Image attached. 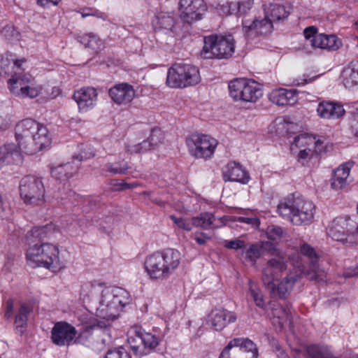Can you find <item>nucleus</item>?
Masks as SVG:
<instances>
[{"instance_id":"nucleus-13","label":"nucleus","mask_w":358,"mask_h":358,"mask_svg":"<svg viewBox=\"0 0 358 358\" xmlns=\"http://www.w3.org/2000/svg\"><path fill=\"white\" fill-rule=\"evenodd\" d=\"M270 255L272 258L285 257V255L269 241L250 244L242 251L241 257L248 262L255 264L262 256Z\"/></svg>"},{"instance_id":"nucleus-8","label":"nucleus","mask_w":358,"mask_h":358,"mask_svg":"<svg viewBox=\"0 0 358 358\" xmlns=\"http://www.w3.org/2000/svg\"><path fill=\"white\" fill-rule=\"evenodd\" d=\"M328 234L336 241L358 244V224L349 216L336 217L329 227Z\"/></svg>"},{"instance_id":"nucleus-17","label":"nucleus","mask_w":358,"mask_h":358,"mask_svg":"<svg viewBox=\"0 0 358 358\" xmlns=\"http://www.w3.org/2000/svg\"><path fill=\"white\" fill-rule=\"evenodd\" d=\"M301 253L308 257L310 260V269L304 271L299 267L297 270H301L303 275L308 277L310 280L320 282L324 281V275L322 271L319 268L318 259L319 255L316 253L315 249L308 243H303L300 248Z\"/></svg>"},{"instance_id":"nucleus-64","label":"nucleus","mask_w":358,"mask_h":358,"mask_svg":"<svg viewBox=\"0 0 358 358\" xmlns=\"http://www.w3.org/2000/svg\"><path fill=\"white\" fill-rule=\"evenodd\" d=\"M61 0H37L38 5L41 6H56Z\"/></svg>"},{"instance_id":"nucleus-34","label":"nucleus","mask_w":358,"mask_h":358,"mask_svg":"<svg viewBox=\"0 0 358 358\" xmlns=\"http://www.w3.org/2000/svg\"><path fill=\"white\" fill-rule=\"evenodd\" d=\"M264 13L266 17L270 18L272 23L275 21H280L287 18L289 12L285 9L282 5L276 3H269L264 8Z\"/></svg>"},{"instance_id":"nucleus-12","label":"nucleus","mask_w":358,"mask_h":358,"mask_svg":"<svg viewBox=\"0 0 358 358\" xmlns=\"http://www.w3.org/2000/svg\"><path fill=\"white\" fill-rule=\"evenodd\" d=\"M109 331L110 329L106 326H102L100 322L85 325L83 329L75 336L73 344L89 345L94 335L99 338L97 339V342H101L106 345L111 341Z\"/></svg>"},{"instance_id":"nucleus-49","label":"nucleus","mask_w":358,"mask_h":358,"mask_svg":"<svg viewBox=\"0 0 358 358\" xmlns=\"http://www.w3.org/2000/svg\"><path fill=\"white\" fill-rule=\"evenodd\" d=\"M105 358H131L129 353L122 347L110 350Z\"/></svg>"},{"instance_id":"nucleus-55","label":"nucleus","mask_w":358,"mask_h":358,"mask_svg":"<svg viewBox=\"0 0 358 358\" xmlns=\"http://www.w3.org/2000/svg\"><path fill=\"white\" fill-rule=\"evenodd\" d=\"M27 239L29 244L34 243L36 241H41L40 232L36 227H34L27 234Z\"/></svg>"},{"instance_id":"nucleus-54","label":"nucleus","mask_w":358,"mask_h":358,"mask_svg":"<svg viewBox=\"0 0 358 358\" xmlns=\"http://www.w3.org/2000/svg\"><path fill=\"white\" fill-rule=\"evenodd\" d=\"M303 35L307 42L312 46V39L319 34L317 33V29L315 27H306L303 31Z\"/></svg>"},{"instance_id":"nucleus-25","label":"nucleus","mask_w":358,"mask_h":358,"mask_svg":"<svg viewBox=\"0 0 358 358\" xmlns=\"http://www.w3.org/2000/svg\"><path fill=\"white\" fill-rule=\"evenodd\" d=\"M22 160L18 147L11 143L0 147V168L11 164L19 163Z\"/></svg>"},{"instance_id":"nucleus-31","label":"nucleus","mask_w":358,"mask_h":358,"mask_svg":"<svg viewBox=\"0 0 358 358\" xmlns=\"http://www.w3.org/2000/svg\"><path fill=\"white\" fill-rule=\"evenodd\" d=\"M32 312V307L25 303H21L15 317V330L17 334L22 335L27 330V320Z\"/></svg>"},{"instance_id":"nucleus-61","label":"nucleus","mask_w":358,"mask_h":358,"mask_svg":"<svg viewBox=\"0 0 358 358\" xmlns=\"http://www.w3.org/2000/svg\"><path fill=\"white\" fill-rule=\"evenodd\" d=\"M9 63L8 58H2L0 60V69L1 70L0 71V74L5 73L6 74L9 70V68L8 66Z\"/></svg>"},{"instance_id":"nucleus-57","label":"nucleus","mask_w":358,"mask_h":358,"mask_svg":"<svg viewBox=\"0 0 358 358\" xmlns=\"http://www.w3.org/2000/svg\"><path fill=\"white\" fill-rule=\"evenodd\" d=\"M10 124V118L7 115L0 113V130H6Z\"/></svg>"},{"instance_id":"nucleus-24","label":"nucleus","mask_w":358,"mask_h":358,"mask_svg":"<svg viewBox=\"0 0 358 358\" xmlns=\"http://www.w3.org/2000/svg\"><path fill=\"white\" fill-rule=\"evenodd\" d=\"M351 166L350 164H344L333 172V176L331 179V186L335 190H339L345 188L352 182L350 177Z\"/></svg>"},{"instance_id":"nucleus-1","label":"nucleus","mask_w":358,"mask_h":358,"mask_svg":"<svg viewBox=\"0 0 358 358\" xmlns=\"http://www.w3.org/2000/svg\"><path fill=\"white\" fill-rule=\"evenodd\" d=\"M287 268V257L271 258L262 268V280L271 294L286 299L291 294L295 283L301 278V270L291 271L280 282L275 283L281 273Z\"/></svg>"},{"instance_id":"nucleus-63","label":"nucleus","mask_w":358,"mask_h":358,"mask_svg":"<svg viewBox=\"0 0 358 358\" xmlns=\"http://www.w3.org/2000/svg\"><path fill=\"white\" fill-rule=\"evenodd\" d=\"M13 310V301L11 299H9L6 302V310L5 313V317L6 318H10L12 315Z\"/></svg>"},{"instance_id":"nucleus-7","label":"nucleus","mask_w":358,"mask_h":358,"mask_svg":"<svg viewBox=\"0 0 358 358\" xmlns=\"http://www.w3.org/2000/svg\"><path fill=\"white\" fill-rule=\"evenodd\" d=\"M199 81V69L191 64L176 63L168 70L166 84L171 87H186Z\"/></svg>"},{"instance_id":"nucleus-50","label":"nucleus","mask_w":358,"mask_h":358,"mask_svg":"<svg viewBox=\"0 0 358 358\" xmlns=\"http://www.w3.org/2000/svg\"><path fill=\"white\" fill-rule=\"evenodd\" d=\"M224 246L227 249L231 250H244L245 249V246L247 244L245 241L241 240L239 238H236L230 241H225Z\"/></svg>"},{"instance_id":"nucleus-46","label":"nucleus","mask_w":358,"mask_h":358,"mask_svg":"<svg viewBox=\"0 0 358 358\" xmlns=\"http://www.w3.org/2000/svg\"><path fill=\"white\" fill-rule=\"evenodd\" d=\"M349 113L350 114L349 120L350 127L355 136H358V102L352 104Z\"/></svg>"},{"instance_id":"nucleus-20","label":"nucleus","mask_w":358,"mask_h":358,"mask_svg":"<svg viewBox=\"0 0 358 358\" xmlns=\"http://www.w3.org/2000/svg\"><path fill=\"white\" fill-rule=\"evenodd\" d=\"M208 318L213 329L216 331H220L229 323L234 322L237 317L234 312L226 309L216 308L210 312Z\"/></svg>"},{"instance_id":"nucleus-52","label":"nucleus","mask_w":358,"mask_h":358,"mask_svg":"<svg viewBox=\"0 0 358 358\" xmlns=\"http://www.w3.org/2000/svg\"><path fill=\"white\" fill-rule=\"evenodd\" d=\"M236 4V13H239L240 15L245 14L252 8L253 5V0L238 1Z\"/></svg>"},{"instance_id":"nucleus-59","label":"nucleus","mask_w":358,"mask_h":358,"mask_svg":"<svg viewBox=\"0 0 358 358\" xmlns=\"http://www.w3.org/2000/svg\"><path fill=\"white\" fill-rule=\"evenodd\" d=\"M40 232L41 240L46 238L52 229V225H45L42 227H36Z\"/></svg>"},{"instance_id":"nucleus-62","label":"nucleus","mask_w":358,"mask_h":358,"mask_svg":"<svg viewBox=\"0 0 358 358\" xmlns=\"http://www.w3.org/2000/svg\"><path fill=\"white\" fill-rule=\"evenodd\" d=\"M87 10L89 11H92V16H95L98 18H101L103 20H108V15L104 13H102L98 10H96V9H93L92 8H88Z\"/></svg>"},{"instance_id":"nucleus-28","label":"nucleus","mask_w":358,"mask_h":358,"mask_svg":"<svg viewBox=\"0 0 358 358\" xmlns=\"http://www.w3.org/2000/svg\"><path fill=\"white\" fill-rule=\"evenodd\" d=\"M159 132L158 129L152 130V133L147 140L136 145L127 146L126 152L130 154H141L154 149L159 141V138L157 136Z\"/></svg>"},{"instance_id":"nucleus-2","label":"nucleus","mask_w":358,"mask_h":358,"mask_svg":"<svg viewBox=\"0 0 358 358\" xmlns=\"http://www.w3.org/2000/svg\"><path fill=\"white\" fill-rule=\"evenodd\" d=\"M15 130L19 148L27 155H34L50 144L48 129L33 119L22 120Z\"/></svg>"},{"instance_id":"nucleus-36","label":"nucleus","mask_w":358,"mask_h":358,"mask_svg":"<svg viewBox=\"0 0 358 358\" xmlns=\"http://www.w3.org/2000/svg\"><path fill=\"white\" fill-rule=\"evenodd\" d=\"M246 78H236L229 83V94L234 101H243Z\"/></svg>"},{"instance_id":"nucleus-18","label":"nucleus","mask_w":358,"mask_h":358,"mask_svg":"<svg viewBox=\"0 0 358 358\" xmlns=\"http://www.w3.org/2000/svg\"><path fill=\"white\" fill-rule=\"evenodd\" d=\"M242 25L243 34L248 39H252L259 36H266L271 33L273 27L270 18L266 17V15L264 18H257L252 22L248 20H243Z\"/></svg>"},{"instance_id":"nucleus-56","label":"nucleus","mask_w":358,"mask_h":358,"mask_svg":"<svg viewBox=\"0 0 358 358\" xmlns=\"http://www.w3.org/2000/svg\"><path fill=\"white\" fill-rule=\"evenodd\" d=\"M316 152V150H313L311 148H305L300 150L299 153V159L306 160L312 157Z\"/></svg>"},{"instance_id":"nucleus-51","label":"nucleus","mask_w":358,"mask_h":358,"mask_svg":"<svg viewBox=\"0 0 358 358\" xmlns=\"http://www.w3.org/2000/svg\"><path fill=\"white\" fill-rule=\"evenodd\" d=\"M266 234L268 238L275 241L282 237L283 230L278 226H270L267 228Z\"/></svg>"},{"instance_id":"nucleus-38","label":"nucleus","mask_w":358,"mask_h":358,"mask_svg":"<svg viewBox=\"0 0 358 358\" xmlns=\"http://www.w3.org/2000/svg\"><path fill=\"white\" fill-rule=\"evenodd\" d=\"M102 285L86 282L83 284L80 289V297L84 302L90 301L99 292H101Z\"/></svg>"},{"instance_id":"nucleus-6","label":"nucleus","mask_w":358,"mask_h":358,"mask_svg":"<svg viewBox=\"0 0 358 358\" xmlns=\"http://www.w3.org/2000/svg\"><path fill=\"white\" fill-rule=\"evenodd\" d=\"M58 248L50 243H36L27 251L28 264L32 267L57 268L59 265Z\"/></svg>"},{"instance_id":"nucleus-41","label":"nucleus","mask_w":358,"mask_h":358,"mask_svg":"<svg viewBox=\"0 0 358 358\" xmlns=\"http://www.w3.org/2000/svg\"><path fill=\"white\" fill-rule=\"evenodd\" d=\"M152 22L155 26H158L159 29L172 31L176 22L173 16L171 14L159 13L155 16V19Z\"/></svg>"},{"instance_id":"nucleus-11","label":"nucleus","mask_w":358,"mask_h":358,"mask_svg":"<svg viewBox=\"0 0 358 358\" xmlns=\"http://www.w3.org/2000/svg\"><path fill=\"white\" fill-rule=\"evenodd\" d=\"M190 155L196 158H210L217 145L216 139L204 134H193L186 139Z\"/></svg>"},{"instance_id":"nucleus-35","label":"nucleus","mask_w":358,"mask_h":358,"mask_svg":"<svg viewBox=\"0 0 358 358\" xmlns=\"http://www.w3.org/2000/svg\"><path fill=\"white\" fill-rule=\"evenodd\" d=\"M244 92L243 101L245 102H256L262 96L259 84L253 80L246 79Z\"/></svg>"},{"instance_id":"nucleus-42","label":"nucleus","mask_w":358,"mask_h":358,"mask_svg":"<svg viewBox=\"0 0 358 358\" xmlns=\"http://www.w3.org/2000/svg\"><path fill=\"white\" fill-rule=\"evenodd\" d=\"M294 145L299 148H311L315 150L320 141H316L315 138L308 134L303 133L294 137Z\"/></svg>"},{"instance_id":"nucleus-27","label":"nucleus","mask_w":358,"mask_h":358,"mask_svg":"<svg viewBox=\"0 0 358 358\" xmlns=\"http://www.w3.org/2000/svg\"><path fill=\"white\" fill-rule=\"evenodd\" d=\"M317 115L322 118H339L345 113L342 105L334 103L323 101L318 104L317 108Z\"/></svg>"},{"instance_id":"nucleus-30","label":"nucleus","mask_w":358,"mask_h":358,"mask_svg":"<svg viewBox=\"0 0 358 358\" xmlns=\"http://www.w3.org/2000/svg\"><path fill=\"white\" fill-rule=\"evenodd\" d=\"M271 100L278 106L293 105L297 100L295 90L278 89L271 94Z\"/></svg>"},{"instance_id":"nucleus-39","label":"nucleus","mask_w":358,"mask_h":358,"mask_svg":"<svg viewBox=\"0 0 358 358\" xmlns=\"http://www.w3.org/2000/svg\"><path fill=\"white\" fill-rule=\"evenodd\" d=\"M76 171L70 163L59 165L51 169L52 176L61 181L67 180Z\"/></svg>"},{"instance_id":"nucleus-44","label":"nucleus","mask_w":358,"mask_h":358,"mask_svg":"<svg viewBox=\"0 0 358 358\" xmlns=\"http://www.w3.org/2000/svg\"><path fill=\"white\" fill-rule=\"evenodd\" d=\"M143 351L155 349L159 343V338L151 333L145 332L141 329Z\"/></svg>"},{"instance_id":"nucleus-48","label":"nucleus","mask_w":358,"mask_h":358,"mask_svg":"<svg viewBox=\"0 0 358 358\" xmlns=\"http://www.w3.org/2000/svg\"><path fill=\"white\" fill-rule=\"evenodd\" d=\"M250 295L252 297L255 304L260 308L264 309L265 307L264 301L263 298V294L260 290L258 289L253 288L252 284L250 285Z\"/></svg>"},{"instance_id":"nucleus-16","label":"nucleus","mask_w":358,"mask_h":358,"mask_svg":"<svg viewBox=\"0 0 358 358\" xmlns=\"http://www.w3.org/2000/svg\"><path fill=\"white\" fill-rule=\"evenodd\" d=\"M78 331L75 327L67 322H56L51 329V341L59 347L69 346L73 344Z\"/></svg>"},{"instance_id":"nucleus-40","label":"nucleus","mask_w":358,"mask_h":358,"mask_svg":"<svg viewBox=\"0 0 358 358\" xmlns=\"http://www.w3.org/2000/svg\"><path fill=\"white\" fill-rule=\"evenodd\" d=\"M79 41L86 48H91L96 52L101 50L103 46L101 40L92 33L80 36Z\"/></svg>"},{"instance_id":"nucleus-10","label":"nucleus","mask_w":358,"mask_h":358,"mask_svg":"<svg viewBox=\"0 0 358 358\" xmlns=\"http://www.w3.org/2000/svg\"><path fill=\"white\" fill-rule=\"evenodd\" d=\"M256 344L247 338H235L223 349L219 358H257Z\"/></svg>"},{"instance_id":"nucleus-47","label":"nucleus","mask_w":358,"mask_h":358,"mask_svg":"<svg viewBox=\"0 0 358 358\" xmlns=\"http://www.w3.org/2000/svg\"><path fill=\"white\" fill-rule=\"evenodd\" d=\"M237 4L234 2L226 1L222 4H218L216 7L217 12L222 15H231L236 13Z\"/></svg>"},{"instance_id":"nucleus-26","label":"nucleus","mask_w":358,"mask_h":358,"mask_svg":"<svg viewBox=\"0 0 358 358\" xmlns=\"http://www.w3.org/2000/svg\"><path fill=\"white\" fill-rule=\"evenodd\" d=\"M341 45V41L335 35L319 34L312 39V47L314 48L335 51Z\"/></svg>"},{"instance_id":"nucleus-32","label":"nucleus","mask_w":358,"mask_h":358,"mask_svg":"<svg viewBox=\"0 0 358 358\" xmlns=\"http://www.w3.org/2000/svg\"><path fill=\"white\" fill-rule=\"evenodd\" d=\"M341 78L347 88L358 85V61L350 62L342 71Z\"/></svg>"},{"instance_id":"nucleus-58","label":"nucleus","mask_w":358,"mask_h":358,"mask_svg":"<svg viewBox=\"0 0 358 358\" xmlns=\"http://www.w3.org/2000/svg\"><path fill=\"white\" fill-rule=\"evenodd\" d=\"M345 278H352L358 275V266L346 268L343 273Z\"/></svg>"},{"instance_id":"nucleus-22","label":"nucleus","mask_w":358,"mask_h":358,"mask_svg":"<svg viewBox=\"0 0 358 358\" xmlns=\"http://www.w3.org/2000/svg\"><path fill=\"white\" fill-rule=\"evenodd\" d=\"M223 179L224 181H235L242 184H247L250 180L248 173L243 169L242 166L235 162H231L223 169Z\"/></svg>"},{"instance_id":"nucleus-21","label":"nucleus","mask_w":358,"mask_h":358,"mask_svg":"<svg viewBox=\"0 0 358 358\" xmlns=\"http://www.w3.org/2000/svg\"><path fill=\"white\" fill-rule=\"evenodd\" d=\"M109 95L114 102L118 104L130 103L135 96L134 87L127 83H120L109 90Z\"/></svg>"},{"instance_id":"nucleus-43","label":"nucleus","mask_w":358,"mask_h":358,"mask_svg":"<svg viewBox=\"0 0 358 358\" xmlns=\"http://www.w3.org/2000/svg\"><path fill=\"white\" fill-rule=\"evenodd\" d=\"M29 82L30 83L23 88V90L19 95V97L34 99L39 95L41 91V87L36 84L33 78Z\"/></svg>"},{"instance_id":"nucleus-37","label":"nucleus","mask_w":358,"mask_h":358,"mask_svg":"<svg viewBox=\"0 0 358 358\" xmlns=\"http://www.w3.org/2000/svg\"><path fill=\"white\" fill-rule=\"evenodd\" d=\"M130 348L136 354L143 355L146 353L143 351V339L141 336V329L136 327L131 332L127 338Z\"/></svg>"},{"instance_id":"nucleus-29","label":"nucleus","mask_w":358,"mask_h":358,"mask_svg":"<svg viewBox=\"0 0 358 358\" xmlns=\"http://www.w3.org/2000/svg\"><path fill=\"white\" fill-rule=\"evenodd\" d=\"M162 256L164 267L166 268L168 277L179 266L181 260L180 252L173 248H166L159 251Z\"/></svg>"},{"instance_id":"nucleus-23","label":"nucleus","mask_w":358,"mask_h":358,"mask_svg":"<svg viewBox=\"0 0 358 358\" xmlns=\"http://www.w3.org/2000/svg\"><path fill=\"white\" fill-rule=\"evenodd\" d=\"M73 99L82 110L93 107L97 101V92L93 87H83L74 92Z\"/></svg>"},{"instance_id":"nucleus-4","label":"nucleus","mask_w":358,"mask_h":358,"mask_svg":"<svg viewBox=\"0 0 358 358\" xmlns=\"http://www.w3.org/2000/svg\"><path fill=\"white\" fill-rule=\"evenodd\" d=\"M129 303L130 296L125 289L118 287H105L101 289L96 315L103 319L113 320Z\"/></svg>"},{"instance_id":"nucleus-9","label":"nucleus","mask_w":358,"mask_h":358,"mask_svg":"<svg viewBox=\"0 0 358 358\" xmlns=\"http://www.w3.org/2000/svg\"><path fill=\"white\" fill-rule=\"evenodd\" d=\"M20 193L26 204L37 206L44 201L45 187L41 178L28 176L21 180Z\"/></svg>"},{"instance_id":"nucleus-53","label":"nucleus","mask_w":358,"mask_h":358,"mask_svg":"<svg viewBox=\"0 0 358 358\" xmlns=\"http://www.w3.org/2000/svg\"><path fill=\"white\" fill-rule=\"evenodd\" d=\"M129 169V166L125 165L122 167H113V165L110 163L106 164V170L112 174H124Z\"/></svg>"},{"instance_id":"nucleus-3","label":"nucleus","mask_w":358,"mask_h":358,"mask_svg":"<svg viewBox=\"0 0 358 358\" xmlns=\"http://www.w3.org/2000/svg\"><path fill=\"white\" fill-rule=\"evenodd\" d=\"M314 210L313 203L305 199L298 193L288 196L278 206L279 214L288 218L296 226L310 224L314 217Z\"/></svg>"},{"instance_id":"nucleus-45","label":"nucleus","mask_w":358,"mask_h":358,"mask_svg":"<svg viewBox=\"0 0 358 358\" xmlns=\"http://www.w3.org/2000/svg\"><path fill=\"white\" fill-rule=\"evenodd\" d=\"M273 315L279 319V323L283 324L286 322H291L292 312L289 305L280 306L278 309L273 310Z\"/></svg>"},{"instance_id":"nucleus-14","label":"nucleus","mask_w":358,"mask_h":358,"mask_svg":"<svg viewBox=\"0 0 358 358\" xmlns=\"http://www.w3.org/2000/svg\"><path fill=\"white\" fill-rule=\"evenodd\" d=\"M208 7L204 0H180L179 17L185 23L191 24L200 20Z\"/></svg>"},{"instance_id":"nucleus-33","label":"nucleus","mask_w":358,"mask_h":358,"mask_svg":"<svg viewBox=\"0 0 358 358\" xmlns=\"http://www.w3.org/2000/svg\"><path fill=\"white\" fill-rule=\"evenodd\" d=\"M32 77L29 74H21L15 71L12 77L8 80L9 89L15 96H19L23 88L30 83Z\"/></svg>"},{"instance_id":"nucleus-60","label":"nucleus","mask_w":358,"mask_h":358,"mask_svg":"<svg viewBox=\"0 0 358 358\" xmlns=\"http://www.w3.org/2000/svg\"><path fill=\"white\" fill-rule=\"evenodd\" d=\"M76 196V192H74L72 190H68V192L64 193V194H59L58 195H56L57 199H60L62 201L63 200H69L71 201L72 199H74Z\"/></svg>"},{"instance_id":"nucleus-15","label":"nucleus","mask_w":358,"mask_h":358,"mask_svg":"<svg viewBox=\"0 0 358 358\" xmlns=\"http://www.w3.org/2000/svg\"><path fill=\"white\" fill-rule=\"evenodd\" d=\"M169 217L178 228L187 231H192L194 227L208 229L215 227V217L209 213H203L199 216L189 218L178 217L174 215H171Z\"/></svg>"},{"instance_id":"nucleus-5","label":"nucleus","mask_w":358,"mask_h":358,"mask_svg":"<svg viewBox=\"0 0 358 358\" xmlns=\"http://www.w3.org/2000/svg\"><path fill=\"white\" fill-rule=\"evenodd\" d=\"M200 55L203 59H228L234 53L235 44L232 35H210L204 37Z\"/></svg>"},{"instance_id":"nucleus-19","label":"nucleus","mask_w":358,"mask_h":358,"mask_svg":"<svg viewBox=\"0 0 358 358\" xmlns=\"http://www.w3.org/2000/svg\"><path fill=\"white\" fill-rule=\"evenodd\" d=\"M145 268L151 278L159 279L168 278L164 262L159 252H156L146 257Z\"/></svg>"}]
</instances>
